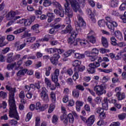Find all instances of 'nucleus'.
<instances>
[{
    "label": "nucleus",
    "mask_w": 126,
    "mask_h": 126,
    "mask_svg": "<svg viewBox=\"0 0 126 126\" xmlns=\"http://www.w3.org/2000/svg\"><path fill=\"white\" fill-rule=\"evenodd\" d=\"M6 90L9 91V116L10 118H14L17 121L19 120V116L16 110V104H15V98L14 96L16 93V88H12L11 86L6 85L5 87Z\"/></svg>",
    "instance_id": "nucleus-1"
},
{
    "label": "nucleus",
    "mask_w": 126,
    "mask_h": 126,
    "mask_svg": "<svg viewBox=\"0 0 126 126\" xmlns=\"http://www.w3.org/2000/svg\"><path fill=\"white\" fill-rule=\"evenodd\" d=\"M67 42L68 44H69V45H72L73 46H76V45L80 44V45L82 46V47H85V46H86V44H87V41L80 39V38H78L76 40H75V38L71 36H70L68 38Z\"/></svg>",
    "instance_id": "nucleus-2"
},
{
    "label": "nucleus",
    "mask_w": 126,
    "mask_h": 126,
    "mask_svg": "<svg viewBox=\"0 0 126 126\" xmlns=\"http://www.w3.org/2000/svg\"><path fill=\"white\" fill-rule=\"evenodd\" d=\"M106 19L108 21V23H106L107 28L110 32L113 33V32H115V27H118V23L112 20V19L110 17H106Z\"/></svg>",
    "instance_id": "nucleus-3"
},
{
    "label": "nucleus",
    "mask_w": 126,
    "mask_h": 126,
    "mask_svg": "<svg viewBox=\"0 0 126 126\" xmlns=\"http://www.w3.org/2000/svg\"><path fill=\"white\" fill-rule=\"evenodd\" d=\"M60 76V70L56 69L54 72L52 73L51 75V80L56 84V86H61L59 83V76Z\"/></svg>",
    "instance_id": "nucleus-4"
},
{
    "label": "nucleus",
    "mask_w": 126,
    "mask_h": 126,
    "mask_svg": "<svg viewBox=\"0 0 126 126\" xmlns=\"http://www.w3.org/2000/svg\"><path fill=\"white\" fill-rule=\"evenodd\" d=\"M94 90L97 96H102L103 94H106V92L105 90V87L103 85H96L94 87Z\"/></svg>",
    "instance_id": "nucleus-5"
},
{
    "label": "nucleus",
    "mask_w": 126,
    "mask_h": 126,
    "mask_svg": "<svg viewBox=\"0 0 126 126\" xmlns=\"http://www.w3.org/2000/svg\"><path fill=\"white\" fill-rule=\"evenodd\" d=\"M40 97L43 101L45 103H48L49 102V95L48 94V90L45 87H42L41 88V92L40 94Z\"/></svg>",
    "instance_id": "nucleus-6"
},
{
    "label": "nucleus",
    "mask_w": 126,
    "mask_h": 126,
    "mask_svg": "<svg viewBox=\"0 0 126 126\" xmlns=\"http://www.w3.org/2000/svg\"><path fill=\"white\" fill-rule=\"evenodd\" d=\"M65 3H64V7L65 10V15L68 16L67 18H71L73 16V12L69 7V0H65Z\"/></svg>",
    "instance_id": "nucleus-7"
},
{
    "label": "nucleus",
    "mask_w": 126,
    "mask_h": 126,
    "mask_svg": "<svg viewBox=\"0 0 126 126\" xmlns=\"http://www.w3.org/2000/svg\"><path fill=\"white\" fill-rule=\"evenodd\" d=\"M69 1L75 12L78 11L81 14H82V10L79 9L80 6H79V3L76 1V0H69Z\"/></svg>",
    "instance_id": "nucleus-8"
},
{
    "label": "nucleus",
    "mask_w": 126,
    "mask_h": 126,
    "mask_svg": "<svg viewBox=\"0 0 126 126\" xmlns=\"http://www.w3.org/2000/svg\"><path fill=\"white\" fill-rule=\"evenodd\" d=\"M99 66H100V63H91L88 65L87 71L89 73H95V68H97V67H99Z\"/></svg>",
    "instance_id": "nucleus-9"
},
{
    "label": "nucleus",
    "mask_w": 126,
    "mask_h": 126,
    "mask_svg": "<svg viewBox=\"0 0 126 126\" xmlns=\"http://www.w3.org/2000/svg\"><path fill=\"white\" fill-rule=\"evenodd\" d=\"M78 21L75 23V27L77 28L78 30H80V27H83V26H86V23L81 16L78 15Z\"/></svg>",
    "instance_id": "nucleus-10"
},
{
    "label": "nucleus",
    "mask_w": 126,
    "mask_h": 126,
    "mask_svg": "<svg viewBox=\"0 0 126 126\" xmlns=\"http://www.w3.org/2000/svg\"><path fill=\"white\" fill-rule=\"evenodd\" d=\"M123 54H124V51L118 52L117 54L112 53L109 54V57L112 61H119L122 59Z\"/></svg>",
    "instance_id": "nucleus-11"
},
{
    "label": "nucleus",
    "mask_w": 126,
    "mask_h": 126,
    "mask_svg": "<svg viewBox=\"0 0 126 126\" xmlns=\"http://www.w3.org/2000/svg\"><path fill=\"white\" fill-rule=\"evenodd\" d=\"M16 13L14 11H11L9 12L6 15V18L7 20H11L13 19V20H17V19H19L20 18V16H16Z\"/></svg>",
    "instance_id": "nucleus-12"
},
{
    "label": "nucleus",
    "mask_w": 126,
    "mask_h": 126,
    "mask_svg": "<svg viewBox=\"0 0 126 126\" xmlns=\"http://www.w3.org/2000/svg\"><path fill=\"white\" fill-rule=\"evenodd\" d=\"M94 33L93 31H91L87 35L88 41L92 44L96 43V38L94 36Z\"/></svg>",
    "instance_id": "nucleus-13"
},
{
    "label": "nucleus",
    "mask_w": 126,
    "mask_h": 126,
    "mask_svg": "<svg viewBox=\"0 0 126 126\" xmlns=\"http://www.w3.org/2000/svg\"><path fill=\"white\" fill-rule=\"evenodd\" d=\"M60 58H61L60 55L55 54L50 58V62L53 64H55L56 65L58 63V61H59V59H60Z\"/></svg>",
    "instance_id": "nucleus-14"
},
{
    "label": "nucleus",
    "mask_w": 126,
    "mask_h": 126,
    "mask_svg": "<svg viewBox=\"0 0 126 126\" xmlns=\"http://www.w3.org/2000/svg\"><path fill=\"white\" fill-rule=\"evenodd\" d=\"M85 55L89 58L91 62H95L97 60V56L93 55L92 54H90V51H86Z\"/></svg>",
    "instance_id": "nucleus-15"
},
{
    "label": "nucleus",
    "mask_w": 126,
    "mask_h": 126,
    "mask_svg": "<svg viewBox=\"0 0 126 126\" xmlns=\"http://www.w3.org/2000/svg\"><path fill=\"white\" fill-rule=\"evenodd\" d=\"M95 122V116L91 115L87 120L86 124L87 126H92Z\"/></svg>",
    "instance_id": "nucleus-16"
},
{
    "label": "nucleus",
    "mask_w": 126,
    "mask_h": 126,
    "mask_svg": "<svg viewBox=\"0 0 126 126\" xmlns=\"http://www.w3.org/2000/svg\"><path fill=\"white\" fill-rule=\"evenodd\" d=\"M60 120L61 122H63L64 125L66 126L68 123V119H67V115L66 113H63V115H61L60 116Z\"/></svg>",
    "instance_id": "nucleus-17"
},
{
    "label": "nucleus",
    "mask_w": 126,
    "mask_h": 126,
    "mask_svg": "<svg viewBox=\"0 0 126 126\" xmlns=\"http://www.w3.org/2000/svg\"><path fill=\"white\" fill-rule=\"evenodd\" d=\"M102 106L103 110L107 111L109 109V104H108V98L107 97L104 98Z\"/></svg>",
    "instance_id": "nucleus-18"
},
{
    "label": "nucleus",
    "mask_w": 126,
    "mask_h": 126,
    "mask_svg": "<svg viewBox=\"0 0 126 126\" xmlns=\"http://www.w3.org/2000/svg\"><path fill=\"white\" fill-rule=\"evenodd\" d=\"M101 43L103 47L104 48H108L109 47V43L108 42V39L107 38L102 36L101 37Z\"/></svg>",
    "instance_id": "nucleus-19"
},
{
    "label": "nucleus",
    "mask_w": 126,
    "mask_h": 126,
    "mask_svg": "<svg viewBox=\"0 0 126 126\" xmlns=\"http://www.w3.org/2000/svg\"><path fill=\"white\" fill-rule=\"evenodd\" d=\"M115 35L120 41H122L124 38L123 37V33L119 31H115L114 32Z\"/></svg>",
    "instance_id": "nucleus-20"
},
{
    "label": "nucleus",
    "mask_w": 126,
    "mask_h": 126,
    "mask_svg": "<svg viewBox=\"0 0 126 126\" xmlns=\"http://www.w3.org/2000/svg\"><path fill=\"white\" fill-rule=\"evenodd\" d=\"M74 58L78 60H82L85 58V55L83 54H80L79 53H74Z\"/></svg>",
    "instance_id": "nucleus-21"
},
{
    "label": "nucleus",
    "mask_w": 126,
    "mask_h": 126,
    "mask_svg": "<svg viewBox=\"0 0 126 126\" xmlns=\"http://www.w3.org/2000/svg\"><path fill=\"white\" fill-rule=\"evenodd\" d=\"M36 40V37H30L25 40V42H26L27 44H30L31 43H33Z\"/></svg>",
    "instance_id": "nucleus-22"
},
{
    "label": "nucleus",
    "mask_w": 126,
    "mask_h": 126,
    "mask_svg": "<svg viewBox=\"0 0 126 126\" xmlns=\"http://www.w3.org/2000/svg\"><path fill=\"white\" fill-rule=\"evenodd\" d=\"M27 71H28V70L27 69H24L23 70H19L17 73V76L21 77V76L24 75V74H25V73H26Z\"/></svg>",
    "instance_id": "nucleus-23"
},
{
    "label": "nucleus",
    "mask_w": 126,
    "mask_h": 126,
    "mask_svg": "<svg viewBox=\"0 0 126 126\" xmlns=\"http://www.w3.org/2000/svg\"><path fill=\"white\" fill-rule=\"evenodd\" d=\"M76 31H73L71 32H70L71 34L70 35V37L74 38L75 39L76 38V36L78 35V31H79V30H78V29H77V28H76Z\"/></svg>",
    "instance_id": "nucleus-24"
},
{
    "label": "nucleus",
    "mask_w": 126,
    "mask_h": 126,
    "mask_svg": "<svg viewBox=\"0 0 126 126\" xmlns=\"http://www.w3.org/2000/svg\"><path fill=\"white\" fill-rule=\"evenodd\" d=\"M119 4V1L117 0H112L110 1V6L111 7H117Z\"/></svg>",
    "instance_id": "nucleus-25"
},
{
    "label": "nucleus",
    "mask_w": 126,
    "mask_h": 126,
    "mask_svg": "<svg viewBox=\"0 0 126 126\" xmlns=\"http://www.w3.org/2000/svg\"><path fill=\"white\" fill-rule=\"evenodd\" d=\"M72 64L73 66H74L75 67L80 66V65L81 64V61L79 60L74 61L73 62H72Z\"/></svg>",
    "instance_id": "nucleus-26"
},
{
    "label": "nucleus",
    "mask_w": 126,
    "mask_h": 126,
    "mask_svg": "<svg viewBox=\"0 0 126 126\" xmlns=\"http://www.w3.org/2000/svg\"><path fill=\"white\" fill-rule=\"evenodd\" d=\"M32 30L34 31V32L35 33H39L40 32L39 31V25L35 24L32 26Z\"/></svg>",
    "instance_id": "nucleus-27"
},
{
    "label": "nucleus",
    "mask_w": 126,
    "mask_h": 126,
    "mask_svg": "<svg viewBox=\"0 0 126 126\" xmlns=\"http://www.w3.org/2000/svg\"><path fill=\"white\" fill-rule=\"evenodd\" d=\"M56 51L57 49L56 48H46L45 49V51L48 54H54V53H56Z\"/></svg>",
    "instance_id": "nucleus-28"
},
{
    "label": "nucleus",
    "mask_w": 126,
    "mask_h": 126,
    "mask_svg": "<svg viewBox=\"0 0 126 126\" xmlns=\"http://www.w3.org/2000/svg\"><path fill=\"white\" fill-rule=\"evenodd\" d=\"M8 58L7 59V63H10L13 62V57L12 58V56H13V53H11L7 55Z\"/></svg>",
    "instance_id": "nucleus-29"
},
{
    "label": "nucleus",
    "mask_w": 126,
    "mask_h": 126,
    "mask_svg": "<svg viewBox=\"0 0 126 126\" xmlns=\"http://www.w3.org/2000/svg\"><path fill=\"white\" fill-rule=\"evenodd\" d=\"M116 96L118 98L119 100H123V99H125L126 98V95L125 94L117 93Z\"/></svg>",
    "instance_id": "nucleus-30"
},
{
    "label": "nucleus",
    "mask_w": 126,
    "mask_h": 126,
    "mask_svg": "<svg viewBox=\"0 0 126 126\" xmlns=\"http://www.w3.org/2000/svg\"><path fill=\"white\" fill-rule=\"evenodd\" d=\"M59 121V117L56 115H54L52 118V123L54 124V125H57L58 124V121Z\"/></svg>",
    "instance_id": "nucleus-31"
},
{
    "label": "nucleus",
    "mask_w": 126,
    "mask_h": 126,
    "mask_svg": "<svg viewBox=\"0 0 126 126\" xmlns=\"http://www.w3.org/2000/svg\"><path fill=\"white\" fill-rule=\"evenodd\" d=\"M107 23L105 22L104 20H100L98 21V25L99 27H105Z\"/></svg>",
    "instance_id": "nucleus-32"
},
{
    "label": "nucleus",
    "mask_w": 126,
    "mask_h": 126,
    "mask_svg": "<svg viewBox=\"0 0 126 126\" xmlns=\"http://www.w3.org/2000/svg\"><path fill=\"white\" fill-rule=\"evenodd\" d=\"M53 35H46L44 38L41 39V41H43V42H48L50 39H53Z\"/></svg>",
    "instance_id": "nucleus-33"
},
{
    "label": "nucleus",
    "mask_w": 126,
    "mask_h": 126,
    "mask_svg": "<svg viewBox=\"0 0 126 126\" xmlns=\"http://www.w3.org/2000/svg\"><path fill=\"white\" fill-rule=\"evenodd\" d=\"M44 83L46 85L47 88H49L50 85L52 84V82L48 78H45Z\"/></svg>",
    "instance_id": "nucleus-34"
},
{
    "label": "nucleus",
    "mask_w": 126,
    "mask_h": 126,
    "mask_svg": "<svg viewBox=\"0 0 126 126\" xmlns=\"http://www.w3.org/2000/svg\"><path fill=\"white\" fill-rule=\"evenodd\" d=\"M74 52H75V51L73 50H71L65 52L64 54V57L67 58V57H69V56H70V55H71L72 53L74 54Z\"/></svg>",
    "instance_id": "nucleus-35"
},
{
    "label": "nucleus",
    "mask_w": 126,
    "mask_h": 126,
    "mask_svg": "<svg viewBox=\"0 0 126 126\" xmlns=\"http://www.w3.org/2000/svg\"><path fill=\"white\" fill-rule=\"evenodd\" d=\"M72 95L74 98H78L79 97V91L78 90H74L72 91Z\"/></svg>",
    "instance_id": "nucleus-36"
},
{
    "label": "nucleus",
    "mask_w": 126,
    "mask_h": 126,
    "mask_svg": "<svg viewBox=\"0 0 126 126\" xmlns=\"http://www.w3.org/2000/svg\"><path fill=\"white\" fill-rule=\"evenodd\" d=\"M111 44L113 46H117L118 45V43H117V39L114 36L110 38Z\"/></svg>",
    "instance_id": "nucleus-37"
},
{
    "label": "nucleus",
    "mask_w": 126,
    "mask_h": 126,
    "mask_svg": "<svg viewBox=\"0 0 126 126\" xmlns=\"http://www.w3.org/2000/svg\"><path fill=\"white\" fill-rule=\"evenodd\" d=\"M43 5L47 7L48 6H50L51 4H52V1L50 0H43Z\"/></svg>",
    "instance_id": "nucleus-38"
},
{
    "label": "nucleus",
    "mask_w": 126,
    "mask_h": 126,
    "mask_svg": "<svg viewBox=\"0 0 126 126\" xmlns=\"http://www.w3.org/2000/svg\"><path fill=\"white\" fill-rule=\"evenodd\" d=\"M50 97L51 98V101L52 103H56V94L54 92H52L50 93Z\"/></svg>",
    "instance_id": "nucleus-39"
},
{
    "label": "nucleus",
    "mask_w": 126,
    "mask_h": 126,
    "mask_svg": "<svg viewBox=\"0 0 126 126\" xmlns=\"http://www.w3.org/2000/svg\"><path fill=\"white\" fill-rule=\"evenodd\" d=\"M67 118H68L69 123L72 124L74 122V118H73V115L72 114H69L67 115Z\"/></svg>",
    "instance_id": "nucleus-40"
},
{
    "label": "nucleus",
    "mask_w": 126,
    "mask_h": 126,
    "mask_svg": "<svg viewBox=\"0 0 126 126\" xmlns=\"http://www.w3.org/2000/svg\"><path fill=\"white\" fill-rule=\"evenodd\" d=\"M35 106V109L38 112H42V106L40 102H37Z\"/></svg>",
    "instance_id": "nucleus-41"
},
{
    "label": "nucleus",
    "mask_w": 126,
    "mask_h": 126,
    "mask_svg": "<svg viewBox=\"0 0 126 126\" xmlns=\"http://www.w3.org/2000/svg\"><path fill=\"white\" fill-rule=\"evenodd\" d=\"M90 54L94 56H97L99 54V50L97 48H94L92 49V51L90 52Z\"/></svg>",
    "instance_id": "nucleus-42"
},
{
    "label": "nucleus",
    "mask_w": 126,
    "mask_h": 126,
    "mask_svg": "<svg viewBox=\"0 0 126 126\" xmlns=\"http://www.w3.org/2000/svg\"><path fill=\"white\" fill-rule=\"evenodd\" d=\"M16 65V63H10L7 65V69L8 70H10L11 69H13V67H14Z\"/></svg>",
    "instance_id": "nucleus-43"
},
{
    "label": "nucleus",
    "mask_w": 126,
    "mask_h": 126,
    "mask_svg": "<svg viewBox=\"0 0 126 126\" xmlns=\"http://www.w3.org/2000/svg\"><path fill=\"white\" fill-rule=\"evenodd\" d=\"M120 19H122V22H123V23H126V11L125 12L124 15H121L120 16Z\"/></svg>",
    "instance_id": "nucleus-44"
},
{
    "label": "nucleus",
    "mask_w": 126,
    "mask_h": 126,
    "mask_svg": "<svg viewBox=\"0 0 126 126\" xmlns=\"http://www.w3.org/2000/svg\"><path fill=\"white\" fill-rule=\"evenodd\" d=\"M40 124H41V118L39 117H35V126H40Z\"/></svg>",
    "instance_id": "nucleus-45"
},
{
    "label": "nucleus",
    "mask_w": 126,
    "mask_h": 126,
    "mask_svg": "<svg viewBox=\"0 0 126 126\" xmlns=\"http://www.w3.org/2000/svg\"><path fill=\"white\" fill-rule=\"evenodd\" d=\"M40 45L39 43H34V44H32L31 48L33 50H36V49H38L39 47H40Z\"/></svg>",
    "instance_id": "nucleus-46"
},
{
    "label": "nucleus",
    "mask_w": 126,
    "mask_h": 126,
    "mask_svg": "<svg viewBox=\"0 0 126 126\" xmlns=\"http://www.w3.org/2000/svg\"><path fill=\"white\" fill-rule=\"evenodd\" d=\"M0 97L2 98V99H5L7 97V94L3 91L0 92Z\"/></svg>",
    "instance_id": "nucleus-47"
},
{
    "label": "nucleus",
    "mask_w": 126,
    "mask_h": 126,
    "mask_svg": "<svg viewBox=\"0 0 126 126\" xmlns=\"http://www.w3.org/2000/svg\"><path fill=\"white\" fill-rule=\"evenodd\" d=\"M46 72H45V75L46 76H49L50 74H51V70H52V67L51 66L48 67V68H46Z\"/></svg>",
    "instance_id": "nucleus-48"
},
{
    "label": "nucleus",
    "mask_w": 126,
    "mask_h": 126,
    "mask_svg": "<svg viewBox=\"0 0 126 126\" xmlns=\"http://www.w3.org/2000/svg\"><path fill=\"white\" fill-rule=\"evenodd\" d=\"M119 9L121 11L126 10V4L123 3L120 6Z\"/></svg>",
    "instance_id": "nucleus-49"
},
{
    "label": "nucleus",
    "mask_w": 126,
    "mask_h": 126,
    "mask_svg": "<svg viewBox=\"0 0 126 126\" xmlns=\"http://www.w3.org/2000/svg\"><path fill=\"white\" fill-rule=\"evenodd\" d=\"M32 24V21H31L29 19L25 20V24H24L25 26H30V25H31Z\"/></svg>",
    "instance_id": "nucleus-50"
},
{
    "label": "nucleus",
    "mask_w": 126,
    "mask_h": 126,
    "mask_svg": "<svg viewBox=\"0 0 126 126\" xmlns=\"http://www.w3.org/2000/svg\"><path fill=\"white\" fill-rule=\"evenodd\" d=\"M100 81L102 83H106V82H108L109 80V78L107 77L104 76L100 79Z\"/></svg>",
    "instance_id": "nucleus-51"
},
{
    "label": "nucleus",
    "mask_w": 126,
    "mask_h": 126,
    "mask_svg": "<svg viewBox=\"0 0 126 126\" xmlns=\"http://www.w3.org/2000/svg\"><path fill=\"white\" fill-rule=\"evenodd\" d=\"M52 4L58 8H61V7H62V5H61V4L57 1L53 2L52 3Z\"/></svg>",
    "instance_id": "nucleus-52"
},
{
    "label": "nucleus",
    "mask_w": 126,
    "mask_h": 126,
    "mask_svg": "<svg viewBox=\"0 0 126 126\" xmlns=\"http://www.w3.org/2000/svg\"><path fill=\"white\" fill-rule=\"evenodd\" d=\"M79 78V75H78V72H75L73 75V80L75 81L77 79H78Z\"/></svg>",
    "instance_id": "nucleus-53"
},
{
    "label": "nucleus",
    "mask_w": 126,
    "mask_h": 126,
    "mask_svg": "<svg viewBox=\"0 0 126 126\" xmlns=\"http://www.w3.org/2000/svg\"><path fill=\"white\" fill-rule=\"evenodd\" d=\"M83 104H84V102L80 100H77L76 102V106H77L78 107H82Z\"/></svg>",
    "instance_id": "nucleus-54"
},
{
    "label": "nucleus",
    "mask_w": 126,
    "mask_h": 126,
    "mask_svg": "<svg viewBox=\"0 0 126 126\" xmlns=\"http://www.w3.org/2000/svg\"><path fill=\"white\" fill-rule=\"evenodd\" d=\"M76 89L80 91H84V87L81 85H78L76 86Z\"/></svg>",
    "instance_id": "nucleus-55"
},
{
    "label": "nucleus",
    "mask_w": 126,
    "mask_h": 126,
    "mask_svg": "<svg viewBox=\"0 0 126 126\" xmlns=\"http://www.w3.org/2000/svg\"><path fill=\"white\" fill-rule=\"evenodd\" d=\"M4 41V37H1L0 38V47H3L5 46V44L3 43Z\"/></svg>",
    "instance_id": "nucleus-56"
},
{
    "label": "nucleus",
    "mask_w": 126,
    "mask_h": 126,
    "mask_svg": "<svg viewBox=\"0 0 126 126\" xmlns=\"http://www.w3.org/2000/svg\"><path fill=\"white\" fill-rule=\"evenodd\" d=\"M126 113H123L118 115V118L119 119V120H124L126 119Z\"/></svg>",
    "instance_id": "nucleus-57"
},
{
    "label": "nucleus",
    "mask_w": 126,
    "mask_h": 126,
    "mask_svg": "<svg viewBox=\"0 0 126 126\" xmlns=\"http://www.w3.org/2000/svg\"><path fill=\"white\" fill-rule=\"evenodd\" d=\"M100 51L101 54H105V53H109L110 52V50L106 49L105 48H100Z\"/></svg>",
    "instance_id": "nucleus-58"
},
{
    "label": "nucleus",
    "mask_w": 126,
    "mask_h": 126,
    "mask_svg": "<svg viewBox=\"0 0 126 126\" xmlns=\"http://www.w3.org/2000/svg\"><path fill=\"white\" fill-rule=\"evenodd\" d=\"M54 109H55V105L54 104H51L50 105V106L48 109V113L49 114H51L53 111H54Z\"/></svg>",
    "instance_id": "nucleus-59"
},
{
    "label": "nucleus",
    "mask_w": 126,
    "mask_h": 126,
    "mask_svg": "<svg viewBox=\"0 0 126 126\" xmlns=\"http://www.w3.org/2000/svg\"><path fill=\"white\" fill-rule=\"evenodd\" d=\"M66 73L69 75V76H71L73 73V71L71 68H69L66 70Z\"/></svg>",
    "instance_id": "nucleus-60"
},
{
    "label": "nucleus",
    "mask_w": 126,
    "mask_h": 126,
    "mask_svg": "<svg viewBox=\"0 0 126 126\" xmlns=\"http://www.w3.org/2000/svg\"><path fill=\"white\" fill-rule=\"evenodd\" d=\"M66 30H67L68 32L69 33H71V31H72V28L71 27V25H68L66 27Z\"/></svg>",
    "instance_id": "nucleus-61"
},
{
    "label": "nucleus",
    "mask_w": 126,
    "mask_h": 126,
    "mask_svg": "<svg viewBox=\"0 0 126 126\" xmlns=\"http://www.w3.org/2000/svg\"><path fill=\"white\" fill-rule=\"evenodd\" d=\"M41 81H38L37 82L35 83L34 85H35V88L36 89H40L41 88Z\"/></svg>",
    "instance_id": "nucleus-62"
},
{
    "label": "nucleus",
    "mask_w": 126,
    "mask_h": 126,
    "mask_svg": "<svg viewBox=\"0 0 126 126\" xmlns=\"http://www.w3.org/2000/svg\"><path fill=\"white\" fill-rule=\"evenodd\" d=\"M121 126V123H120V122H112L109 126Z\"/></svg>",
    "instance_id": "nucleus-63"
},
{
    "label": "nucleus",
    "mask_w": 126,
    "mask_h": 126,
    "mask_svg": "<svg viewBox=\"0 0 126 126\" xmlns=\"http://www.w3.org/2000/svg\"><path fill=\"white\" fill-rule=\"evenodd\" d=\"M7 39L8 41H13L14 40V36L13 35H8L7 36Z\"/></svg>",
    "instance_id": "nucleus-64"
}]
</instances>
